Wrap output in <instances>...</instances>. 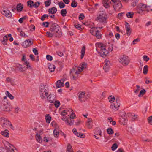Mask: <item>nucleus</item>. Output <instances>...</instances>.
I'll return each mask as SVG.
<instances>
[{
  "label": "nucleus",
  "instance_id": "18",
  "mask_svg": "<svg viewBox=\"0 0 152 152\" xmlns=\"http://www.w3.org/2000/svg\"><path fill=\"white\" fill-rule=\"evenodd\" d=\"M147 6L142 3H140L138 5V9L142 11H145L146 8H147Z\"/></svg>",
  "mask_w": 152,
  "mask_h": 152
},
{
  "label": "nucleus",
  "instance_id": "51",
  "mask_svg": "<svg viewBox=\"0 0 152 152\" xmlns=\"http://www.w3.org/2000/svg\"><path fill=\"white\" fill-rule=\"evenodd\" d=\"M108 99H110L109 101L111 102V101L114 102V101L116 100L115 98L113 96H110L108 97Z\"/></svg>",
  "mask_w": 152,
  "mask_h": 152
},
{
  "label": "nucleus",
  "instance_id": "28",
  "mask_svg": "<svg viewBox=\"0 0 152 152\" xmlns=\"http://www.w3.org/2000/svg\"><path fill=\"white\" fill-rule=\"evenodd\" d=\"M4 124L3 127H6V126L7 125H10L12 127V125L11 124V123L10 122V121L8 120H7L6 119H5Z\"/></svg>",
  "mask_w": 152,
  "mask_h": 152
},
{
  "label": "nucleus",
  "instance_id": "34",
  "mask_svg": "<svg viewBox=\"0 0 152 152\" xmlns=\"http://www.w3.org/2000/svg\"><path fill=\"white\" fill-rule=\"evenodd\" d=\"M7 96L11 100L14 99V96L11 94L8 91H6V93Z\"/></svg>",
  "mask_w": 152,
  "mask_h": 152
},
{
  "label": "nucleus",
  "instance_id": "49",
  "mask_svg": "<svg viewBox=\"0 0 152 152\" xmlns=\"http://www.w3.org/2000/svg\"><path fill=\"white\" fill-rule=\"evenodd\" d=\"M118 145L116 143H114L111 147V149L113 151L115 150L117 148Z\"/></svg>",
  "mask_w": 152,
  "mask_h": 152
},
{
  "label": "nucleus",
  "instance_id": "52",
  "mask_svg": "<svg viewBox=\"0 0 152 152\" xmlns=\"http://www.w3.org/2000/svg\"><path fill=\"white\" fill-rule=\"evenodd\" d=\"M46 58L47 60L51 61L53 60L52 57L49 55H46Z\"/></svg>",
  "mask_w": 152,
  "mask_h": 152
},
{
  "label": "nucleus",
  "instance_id": "22",
  "mask_svg": "<svg viewBox=\"0 0 152 152\" xmlns=\"http://www.w3.org/2000/svg\"><path fill=\"white\" fill-rule=\"evenodd\" d=\"M86 50V47L85 46H83L81 51V54L80 55V58L82 59L85 55Z\"/></svg>",
  "mask_w": 152,
  "mask_h": 152
},
{
  "label": "nucleus",
  "instance_id": "46",
  "mask_svg": "<svg viewBox=\"0 0 152 152\" xmlns=\"http://www.w3.org/2000/svg\"><path fill=\"white\" fill-rule=\"evenodd\" d=\"M24 64L26 65V69H27L28 68H29L31 69H32V68L29 65V63L27 61H26L25 62Z\"/></svg>",
  "mask_w": 152,
  "mask_h": 152
},
{
  "label": "nucleus",
  "instance_id": "37",
  "mask_svg": "<svg viewBox=\"0 0 152 152\" xmlns=\"http://www.w3.org/2000/svg\"><path fill=\"white\" fill-rule=\"evenodd\" d=\"M58 4L61 9L64 8L65 6V4L62 1H61L58 3Z\"/></svg>",
  "mask_w": 152,
  "mask_h": 152
},
{
  "label": "nucleus",
  "instance_id": "9",
  "mask_svg": "<svg viewBox=\"0 0 152 152\" xmlns=\"http://www.w3.org/2000/svg\"><path fill=\"white\" fill-rule=\"evenodd\" d=\"M39 91V93H45V95L48 94V89L47 86L44 84L41 85Z\"/></svg>",
  "mask_w": 152,
  "mask_h": 152
},
{
  "label": "nucleus",
  "instance_id": "59",
  "mask_svg": "<svg viewBox=\"0 0 152 152\" xmlns=\"http://www.w3.org/2000/svg\"><path fill=\"white\" fill-rule=\"evenodd\" d=\"M104 7L106 8H108L110 7L109 4L107 2L103 4Z\"/></svg>",
  "mask_w": 152,
  "mask_h": 152
},
{
  "label": "nucleus",
  "instance_id": "10",
  "mask_svg": "<svg viewBox=\"0 0 152 152\" xmlns=\"http://www.w3.org/2000/svg\"><path fill=\"white\" fill-rule=\"evenodd\" d=\"M5 148L7 152H16L17 149L14 146L10 144L9 143L8 146H5Z\"/></svg>",
  "mask_w": 152,
  "mask_h": 152
},
{
  "label": "nucleus",
  "instance_id": "17",
  "mask_svg": "<svg viewBox=\"0 0 152 152\" xmlns=\"http://www.w3.org/2000/svg\"><path fill=\"white\" fill-rule=\"evenodd\" d=\"M73 133L77 136L78 137H80L81 138H83L84 137V136H85L84 134H82L81 133H78L77 132L76 129L75 128H74L73 129Z\"/></svg>",
  "mask_w": 152,
  "mask_h": 152
},
{
  "label": "nucleus",
  "instance_id": "30",
  "mask_svg": "<svg viewBox=\"0 0 152 152\" xmlns=\"http://www.w3.org/2000/svg\"><path fill=\"white\" fill-rule=\"evenodd\" d=\"M45 119L46 122L48 123H49L50 122L51 120V117L50 115L49 114H47L45 116Z\"/></svg>",
  "mask_w": 152,
  "mask_h": 152
},
{
  "label": "nucleus",
  "instance_id": "12",
  "mask_svg": "<svg viewBox=\"0 0 152 152\" xmlns=\"http://www.w3.org/2000/svg\"><path fill=\"white\" fill-rule=\"evenodd\" d=\"M1 14L6 17L8 18H11L12 16V14L10 11L7 9L2 10L1 11Z\"/></svg>",
  "mask_w": 152,
  "mask_h": 152
},
{
  "label": "nucleus",
  "instance_id": "29",
  "mask_svg": "<svg viewBox=\"0 0 152 152\" xmlns=\"http://www.w3.org/2000/svg\"><path fill=\"white\" fill-rule=\"evenodd\" d=\"M16 67L18 69V70L21 72L25 71V69L22 67V65L19 64H18L16 65Z\"/></svg>",
  "mask_w": 152,
  "mask_h": 152
},
{
  "label": "nucleus",
  "instance_id": "43",
  "mask_svg": "<svg viewBox=\"0 0 152 152\" xmlns=\"http://www.w3.org/2000/svg\"><path fill=\"white\" fill-rule=\"evenodd\" d=\"M51 0H48V1H45L44 2V4L46 7H48L50 6L51 4Z\"/></svg>",
  "mask_w": 152,
  "mask_h": 152
},
{
  "label": "nucleus",
  "instance_id": "16",
  "mask_svg": "<svg viewBox=\"0 0 152 152\" xmlns=\"http://www.w3.org/2000/svg\"><path fill=\"white\" fill-rule=\"evenodd\" d=\"M125 23H126V24H125V28L126 31V34L128 36H129L130 35L132 31L131 30L129 24L126 22Z\"/></svg>",
  "mask_w": 152,
  "mask_h": 152
},
{
  "label": "nucleus",
  "instance_id": "58",
  "mask_svg": "<svg viewBox=\"0 0 152 152\" xmlns=\"http://www.w3.org/2000/svg\"><path fill=\"white\" fill-rule=\"evenodd\" d=\"M32 50L34 53L35 55H37L38 54V50L36 48H34Z\"/></svg>",
  "mask_w": 152,
  "mask_h": 152
},
{
  "label": "nucleus",
  "instance_id": "45",
  "mask_svg": "<svg viewBox=\"0 0 152 152\" xmlns=\"http://www.w3.org/2000/svg\"><path fill=\"white\" fill-rule=\"evenodd\" d=\"M53 134L55 137H58L59 134V132L57 130L55 129L53 131Z\"/></svg>",
  "mask_w": 152,
  "mask_h": 152
},
{
  "label": "nucleus",
  "instance_id": "27",
  "mask_svg": "<svg viewBox=\"0 0 152 152\" xmlns=\"http://www.w3.org/2000/svg\"><path fill=\"white\" fill-rule=\"evenodd\" d=\"M70 120L68 119H66L65 122L67 125L70 126L74 124V120H71V118L70 119Z\"/></svg>",
  "mask_w": 152,
  "mask_h": 152
},
{
  "label": "nucleus",
  "instance_id": "57",
  "mask_svg": "<svg viewBox=\"0 0 152 152\" xmlns=\"http://www.w3.org/2000/svg\"><path fill=\"white\" fill-rule=\"evenodd\" d=\"M110 69V66H104L103 69L105 72H108Z\"/></svg>",
  "mask_w": 152,
  "mask_h": 152
},
{
  "label": "nucleus",
  "instance_id": "7",
  "mask_svg": "<svg viewBox=\"0 0 152 152\" xmlns=\"http://www.w3.org/2000/svg\"><path fill=\"white\" fill-rule=\"evenodd\" d=\"M40 4V3L39 1H37L34 3V2L32 0H29L27 2V5L29 8H31L34 7L35 8H37Z\"/></svg>",
  "mask_w": 152,
  "mask_h": 152
},
{
  "label": "nucleus",
  "instance_id": "15",
  "mask_svg": "<svg viewBox=\"0 0 152 152\" xmlns=\"http://www.w3.org/2000/svg\"><path fill=\"white\" fill-rule=\"evenodd\" d=\"M113 6L115 10H119L122 8V7L121 2L120 1H118L117 3L113 5Z\"/></svg>",
  "mask_w": 152,
  "mask_h": 152
},
{
  "label": "nucleus",
  "instance_id": "48",
  "mask_svg": "<svg viewBox=\"0 0 152 152\" xmlns=\"http://www.w3.org/2000/svg\"><path fill=\"white\" fill-rule=\"evenodd\" d=\"M49 25H50V23L48 22H44L42 24V26H44L45 27H48Z\"/></svg>",
  "mask_w": 152,
  "mask_h": 152
},
{
  "label": "nucleus",
  "instance_id": "8",
  "mask_svg": "<svg viewBox=\"0 0 152 152\" xmlns=\"http://www.w3.org/2000/svg\"><path fill=\"white\" fill-rule=\"evenodd\" d=\"M98 19L100 22L105 23L107 22V17L106 15L102 13L99 15Z\"/></svg>",
  "mask_w": 152,
  "mask_h": 152
},
{
  "label": "nucleus",
  "instance_id": "14",
  "mask_svg": "<svg viewBox=\"0 0 152 152\" xmlns=\"http://www.w3.org/2000/svg\"><path fill=\"white\" fill-rule=\"evenodd\" d=\"M55 96L53 94H50L47 97V99L49 102L53 103L55 102Z\"/></svg>",
  "mask_w": 152,
  "mask_h": 152
},
{
  "label": "nucleus",
  "instance_id": "47",
  "mask_svg": "<svg viewBox=\"0 0 152 152\" xmlns=\"http://www.w3.org/2000/svg\"><path fill=\"white\" fill-rule=\"evenodd\" d=\"M54 105L55 107L56 108H58L60 106V103L58 100L55 101Z\"/></svg>",
  "mask_w": 152,
  "mask_h": 152
},
{
  "label": "nucleus",
  "instance_id": "33",
  "mask_svg": "<svg viewBox=\"0 0 152 152\" xmlns=\"http://www.w3.org/2000/svg\"><path fill=\"white\" fill-rule=\"evenodd\" d=\"M146 92V90L145 89H143V90L140 91V93L138 95V96L140 97H142L143 95Z\"/></svg>",
  "mask_w": 152,
  "mask_h": 152
},
{
  "label": "nucleus",
  "instance_id": "6",
  "mask_svg": "<svg viewBox=\"0 0 152 152\" xmlns=\"http://www.w3.org/2000/svg\"><path fill=\"white\" fill-rule=\"evenodd\" d=\"M98 27L93 28L90 30L91 33L94 36H95L98 39H101L102 38V34L100 33V31L97 29Z\"/></svg>",
  "mask_w": 152,
  "mask_h": 152
},
{
  "label": "nucleus",
  "instance_id": "5",
  "mask_svg": "<svg viewBox=\"0 0 152 152\" xmlns=\"http://www.w3.org/2000/svg\"><path fill=\"white\" fill-rule=\"evenodd\" d=\"M119 61L124 66H127L130 62L128 57L125 55L122 56L119 58Z\"/></svg>",
  "mask_w": 152,
  "mask_h": 152
},
{
  "label": "nucleus",
  "instance_id": "3",
  "mask_svg": "<svg viewBox=\"0 0 152 152\" xmlns=\"http://www.w3.org/2000/svg\"><path fill=\"white\" fill-rule=\"evenodd\" d=\"M97 47L100 49L99 53L100 54L101 56L105 57L108 53V52L105 49V46H104L103 44H100L96 45V48Z\"/></svg>",
  "mask_w": 152,
  "mask_h": 152
},
{
  "label": "nucleus",
  "instance_id": "38",
  "mask_svg": "<svg viewBox=\"0 0 152 152\" xmlns=\"http://www.w3.org/2000/svg\"><path fill=\"white\" fill-rule=\"evenodd\" d=\"M107 132L110 135H111L114 133V131L111 128H108L107 129Z\"/></svg>",
  "mask_w": 152,
  "mask_h": 152
},
{
  "label": "nucleus",
  "instance_id": "25",
  "mask_svg": "<svg viewBox=\"0 0 152 152\" xmlns=\"http://www.w3.org/2000/svg\"><path fill=\"white\" fill-rule=\"evenodd\" d=\"M1 134L2 135L6 137H8L9 134L8 133V131L7 130H5L4 131H2L1 132Z\"/></svg>",
  "mask_w": 152,
  "mask_h": 152
},
{
  "label": "nucleus",
  "instance_id": "24",
  "mask_svg": "<svg viewBox=\"0 0 152 152\" xmlns=\"http://www.w3.org/2000/svg\"><path fill=\"white\" fill-rule=\"evenodd\" d=\"M56 84L57 88L61 87L64 85L63 83L60 80L57 81Z\"/></svg>",
  "mask_w": 152,
  "mask_h": 152
},
{
  "label": "nucleus",
  "instance_id": "40",
  "mask_svg": "<svg viewBox=\"0 0 152 152\" xmlns=\"http://www.w3.org/2000/svg\"><path fill=\"white\" fill-rule=\"evenodd\" d=\"M126 15L128 18H132L133 17L134 13L132 12H128L126 13Z\"/></svg>",
  "mask_w": 152,
  "mask_h": 152
},
{
  "label": "nucleus",
  "instance_id": "1",
  "mask_svg": "<svg viewBox=\"0 0 152 152\" xmlns=\"http://www.w3.org/2000/svg\"><path fill=\"white\" fill-rule=\"evenodd\" d=\"M50 30L56 37H60L62 35L61 29L60 26L56 23L52 22H50Z\"/></svg>",
  "mask_w": 152,
  "mask_h": 152
},
{
  "label": "nucleus",
  "instance_id": "64",
  "mask_svg": "<svg viewBox=\"0 0 152 152\" xmlns=\"http://www.w3.org/2000/svg\"><path fill=\"white\" fill-rule=\"evenodd\" d=\"M140 41V39L139 38H137L134 39L133 41V44H135L136 42H137Z\"/></svg>",
  "mask_w": 152,
  "mask_h": 152
},
{
  "label": "nucleus",
  "instance_id": "55",
  "mask_svg": "<svg viewBox=\"0 0 152 152\" xmlns=\"http://www.w3.org/2000/svg\"><path fill=\"white\" fill-rule=\"evenodd\" d=\"M20 35L21 37H28V36L25 34L22 31H21L20 32Z\"/></svg>",
  "mask_w": 152,
  "mask_h": 152
},
{
  "label": "nucleus",
  "instance_id": "26",
  "mask_svg": "<svg viewBox=\"0 0 152 152\" xmlns=\"http://www.w3.org/2000/svg\"><path fill=\"white\" fill-rule=\"evenodd\" d=\"M35 137L37 141L39 142L40 143L42 141V139L39 134L37 133L35 136Z\"/></svg>",
  "mask_w": 152,
  "mask_h": 152
},
{
  "label": "nucleus",
  "instance_id": "63",
  "mask_svg": "<svg viewBox=\"0 0 152 152\" xmlns=\"http://www.w3.org/2000/svg\"><path fill=\"white\" fill-rule=\"evenodd\" d=\"M86 125L90 129H91L92 128V125L91 124V123H87Z\"/></svg>",
  "mask_w": 152,
  "mask_h": 152
},
{
  "label": "nucleus",
  "instance_id": "56",
  "mask_svg": "<svg viewBox=\"0 0 152 152\" xmlns=\"http://www.w3.org/2000/svg\"><path fill=\"white\" fill-rule=\"evenodd\" d=\"M142 58L144 61H145L146 62L148 61L149 59V58L146 55L143 56Z\"/></svg>",
  "mask_w": 152,
  "mask_h": 152
},
{
  "label": "nucleus",
  "instance_id": "35",
  "mask_svg": "<svg viewBox=\"0 0 152 152\" xmlns=\"http://www.w3.org/2000/svg\"><path fill=\"white\" fill-rule=\"evenodd\" d=\"M67 11L66 9H63L61 10L60 13L63 17H65L66 15Z\"/></svg>",
  "mask_w": 152,
  "mask_h": 152
},
{
  "label": "nucleus",
  "instance_id": "11",
  "mask_svg": "<svg viewBox=\"0 0 152 152\" xmlns=\"http://www.w3.org/2000/svg\"><path fill=\"white\" fill-rule=\"evenodd\" d=\"M33 44V42L30 39L26 40L22 44L24 48H27Z\"/></svg>",
  "mask_w": 152,
  "mask_h": 152
},
{
  "label": "nucleus",
  "instance_id": "2",
  "mask_svg": "<svg viewBox=\"0 0 152 152\" xmlns=\"http://www.w3.org/2000/svg\"><path fill=\"white\" fill-rule=\"evenodd\" d=\"M0 107L2 110L5 111H10L12 109L10 103L5 102L4 100L1 101Z\"/></svg>",
  "mask_w": 152,
  "mask_h": 152
},
{
  "label": "nucleus",
  "instance_id": "36",
  "mask_svg": "<svg viewBox=\"0 0 152 152\" xmlns=\"http://www.w3.org/2000/svg\"><path fill=\"white\" fill-rule=\"evenodd\" d=\"M77 6V3L76 1L75 0L72 1L71 3V6L73 7H76Z\"/></svg>",
  "mask_w": 152,
  "mask_h": 152
},
{
  "label": "nucleus",
  "instance_id": "61",
  "mask_svg": "<svg viewBox=\"0 0 152 152\" xmlns=\"http://www.w3.org/2000/svg\"><path fill=\"white\" fill-rule=\"evenodd\" d=\"M61 115L63 116H64L65 115H67V113L66 112V110H64L61 113Z\"/></svg>",
  "mask_w": 152,
  "mask_h": 152
},
{
  "label": "nucleus",
  "instance_id": "19",
  "mask_svg": "<svg viewBox=\"0 0 152 152\" xmlns=\"http://www.w3.org/2000/svg\"><path fill=\"white\" fill-rule=\"evenodd\" d=\"M94 134L96 135H98L99 134L100 136L102 135V132L100 129L99 127H97L94 130Z\"/></svg>",
  "mask_w": 152,
  "mask_h": 152
},
{
  "label": "nucleus",
  "instance_id": "31",
  "mask_svg": "<svg viewBox=\"0 0 152 152\" xmlns=\"http://www.w3.org/2000/svg\"><path fill=\"white\" fill-rule=\"evenodd\" d=\"M7 40V35H5L3 37V39L2 41L1 40V42L4 45H7L6 42Z\"/></svg>",
  "mask_w": 152,
  "mask_h": 152
},
{
  "label": "nucleus",
  "instance_id": "23",
  "mask_svg": "<svg viewBox=\"0 0 152 152\" xmlns=\"http://www.w3.org/2000/svg\"><path fill=\"white\" fill-rule=\"evenodd\" d=\"M48 69L51 72H53L54 71L55 69V66L51 64H49L48 65Z\"/></svg>",
  "mask_w": 152,
  "mask_h": 152
},
{
  "label": "nucleus",
  "instance_id": "21",
  "mask_svg": "<svg viewBox=\"0 0 152 152\" xmlns=\"http://www.w3.org/2000/svg\"><path fill=\"white\" fill-rule=\"evenodd\" d=\"M57 11V10L55 7H53L49 9L48 12L49 13L52 14H55Z\"/></svg>",
  "mask_w": 152,
  "mask_h": 152
},
{
  "label": "nucleus",
  "instance_id": "53",
  "mask_svg": "<svg viewBox=\"0 0 152 152\" xmlns=\"http://www.w3.org/2000/svg\"><path fill=\"white\" fill-rule=\"evenodd\" d=\"M105 63V64H104V66H110V61L109 60H106L104 61Z\"/></svg>",
  "mask_w": 152,
  "mask_h": 152
},
{
  "label": "nucleus",
  "instance_id": "44",
  "mask_svg": "<svg viewBox=\"0 0 152 152\" xmlns=\"http://www.w3.org/2000/svg\"><path fill=\"white\" fill-rule=\"evenodd\" d=\"M53 34L52 32L47 31L46 32V35L48 37H52L53 36Z\"/></svg>",
  "mask_w": 152,
  "mask_h": 152
},
{
  "label": "nucleus",
  "instance_id": "41",
  "mask_svg": "<svg viewBox=\"0 0 152 152\" xmlns=\"http://www.w3.org/2000/svg\"><path fill=\"white\" fill-rule=\"evenodd\" d=\"M48 16L46 14H44L42 16L41 18V20L42 21H43L45 19H48Z\"/></svg>",
  "mask_w": 152,
  "mask_h": 152
},
{
  "label": "nucleus",
  "instance_id": "32",
  "mask_svg": "<svg viewBox=\"0 0 152 152\" xmlns=\"http://www.w3.org/2000/svg\"><path fill=\"white\" fill-rule=\"evenodd\" d=\"M72 148L70 144L68 143L67 147L66 152H72Z\"/></svg>",
  "mask_w": 152,
  "mask_h": 152
},
{
  "label": "nucleus",
  "instance_id": "42",
  "mask_svg": "<svg viewBox=\"0 0 152 152\" xmlns=\"http://www.w3.org/2000/svg\"><path fill=\"white\" fill-rule=\"evenodd\" d=\"M5 119L4 117H2L0 118V124L2 127L4 124Z\"/></svg>",
  "mask_w": 152,
  "mask_h": 152
},
{
  "label": "nucleus",
  "instance_id": "62",
  "mask_svg": "<svg viewBox=\"0 0 152 152\" xmlns=\"http://www.w3.org/2000/svg\"><path fill=\"white\" fill-rule=\"evenodd\" d=\"M22 61L25 62L26 61H27L26 59V56L25 54H23L22 55Z\"/></svg>",
  "mask_w": 152,
  "mask_h": 152
},
{
  "label": "nucleus",
  "instance_id": "60",
  "mask_svg": "<svg viewBox=\"0 0 152 152\" xmlns=\"http://www.w3.org/2000/svg\"><path fill=\"white\" fill-rule=\"evenodd\" d=\"M113 44H111L110 45H109V47L108 48V50L111 52H112L113 50Z\"/></svg>",
  "mask_w": 152,
  "mask_h": 152
},
{
  "label": "nucleus",
  "instance_id": "54",
  "mask_svg": "<svg viewBox=\"0 0 152 152\" xmlns=\"http://www.w3.org/2000/svg\"><path fill=\"white\" fill-rule=\"evenodd\" d=\"M85 18V16L83 13H81L79 17V19L80 20H83Z\"/></svg>",
  "mask_w": 152,
  "mask_h": 152
},
{
  "label": "nucleus",
  "instance_id": "50",
  "mask_svg": "<svg viewBox=\"0 0 152 152\" xmlns=\"http://www.w3.org/2000/svg\"><path fill=\"white\" fill-rule=\"evenodd\" d=\"M40 97L42 99H44L45 98L46 96H47L48 94L45 95V93H39Z\"/></svg>",
  "mask_w": 152,
  "mask_h": 152
},
{
  "label": "nucleus",
  "instance_id": "20",
  "mask_svg": "<svg viewBox=\"0 0 152 152\" xmlns=\"http://www.w3.org/2000/svg\"><path fill=\"white\" fill-rule=\"evenodd\" d=\"M23 7V5L21 3L18 4L16 6V9L18 12H21L22 10V9Z\"/></svg>",
  "mask_w": 152,
  "mask_h": 152
},
{
  "label": "nucleus",
  "instance_id": "39",
  "mask_svg": "<svg viewBox=\"0 0 152 152\" xmlns=\"http://www.w3.org/2000/svg\"><path fill=\"white\" fill-rule=\"evenodd\" d=\"M148 67L147 65H145L143 69V73L144 74H146L148 72Z\"/></svg>",
  "mask_w": 152,
  "mask_h": 152
},
{
  "label": "nucleus",
  "instance_id": "13",
  "mask_svg": "<svg viewBox=\"0 0 152 152\" xmlns=\"http://www.w3.org/2000/svg\"><path fill=\"white\" fill-rule=\"evenodd\" d=\"M86 93L84 92H82L79 94L78 96L79 100L81 102H84L86 100L85 97Z\"/></svg>",
  "mask_w": 152,
  "mask_h": 152
},
{
  "label": "nucleus",
  "instance_id": "4",
  "mask_svg": "<svg viewBox=\"0 0 152 152\" xmlns=\"http://www.w3.org/2000/svg\"><path fill=\"white\" fill-rule=\"evenodd\" d=\"M120 101L119 98H116L115 102L111 104L110 106V108L114 110L115 111H117L119 109L120 106Z\"/></svg>",
  "mask_w": 152,
  "mask_h": 152
}]
</instances>
